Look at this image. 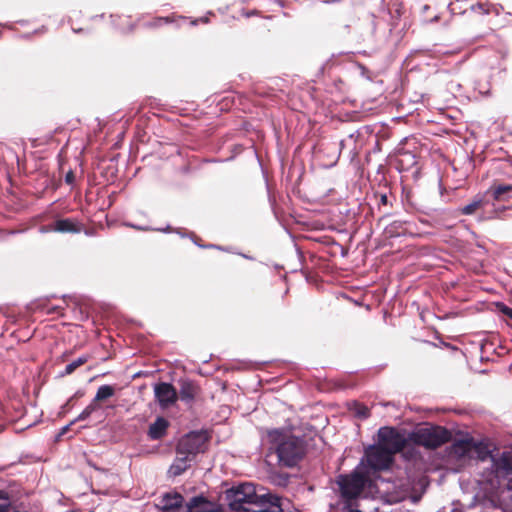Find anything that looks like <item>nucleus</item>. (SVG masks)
Listing matches in <instances>:
<instances>
[{"instance_id": "4468645a", "label": "nucleus", "mask_w": 512, "mask_h": 512, "mask_svg": "<svg viewBox=\"0 0 512 512\" xmlns=\"http://www.w3.org/2000/svg\"><path fill=\"white\" fill-rule=\"evenodd\" d=\"M192 460L193 458L189 455H179L177 453V457L170 467V473L174 476L182 474L189 467Z\"/></svg>"}, {"instance_id": "dca6fc26", "label": "nucleus", "mask_w": 512, "mask_h": 512, "mask_svg": "<svg viewBox=\"0 0 512 512\" xmlns=\"http://www.w3.org/2000/svg\"><path fill=\"white\" fill-rule=\"evenodd\" d=\"M484 204L482 197H476L474 198L471 203L467 204L466 206L462 207L460 209V212L465 215H472L475 213L479 208H481Z\"/></svg>"}, {"instance_id": "b1692460", "label": "nucleus", "mask_w": 512, "mask_h": 512, "mask_svg": "<svg viewBox=\"0 0 512 512\" xmlns=\"http://www.w3.org/2000/svg\"><path fill=\"white\" fill-rule=\"evenodd\" d=\"M355 414L360 418H366L369 415V410L367 407L356 404L355 405Z\"/></svg>"}, {"instance_id": "412c9836", "label": "nucleus", "mask_w": 512, "mask_h": 512, "mask_svg": "<svg viewBox=\"0 0 512 512\" xmlns=\"http://www.w3.org/2000/svg\"><path fill=\"white\" fill-rule=\"evenodd\" d=\"M96 410V406L94 404L88 405L77 417L76 420H85L87 419L94 411Z\"/></svg>"}, {"instance_id": "39448f33", "label": "nucleus", "mask_w": 512, "mask_h": 512, "mask_svg": "<svg viewBox=\"0 0 512 512\" xmlns=\"http://www.w3.org/2000/svg\"><path fill=\"white\" fill-rule=\"evenodd\" d=\"M361 469V467H358L353 474L339 477L338 484L343 497L352 499L357 497L362 491L370 474L367 471V475H364Z\"/></svg>"}, {"instance_id": "bb28decb", "label": "nucleus", "mask_w": 512, "mask_h": 512, "mask_svg": "<svg viewBox=\"0 0 512 512\" xmlns=\"http://www.w3.org/2000/svg\"><path fill=\"white\" fill-rule=\"evenodd\" d=\"M66 178H67V181H70L71 176H70V175H67V177H66Z\"/></svg>"}, {"instance_id": "ddd939ff", "label": "nucleus", "mask_w": 512, "mask_h": 512, "mask_svg": "<svg viewBox=\"0 0 512 512\" xmlns=\"http://www.w3.org/2000/svg\"><path fill=\"white\" fill-rule=\"evenodd\" d=\"M169 426L168 421L163 417H158L155 422H153L148 430V435L151 439L156 440L162 438L166 430Z\"/></svg>"}, {"instance_id": "f03ea898", "label": "nucleus", "mask_w": 512, "mask_h": 512, "mask_svg": "<svg viewBox=\"0 0 512 512\" xmlns=\"http://www.w3.org/2000/svg\"><path fill=\"white\" fill-rule=\"evenodd\" d=\"M263 491V488L257 490L253 484L244 483L227 490L226 499L234 511L245 508V505H259L263 507L267 502H272L273 497H276Z\"/></svg>"}, {"instance_id": "4be33fe9", "label": "nucleus", "mask_w": 512, "mask_h": 512, "mask_svg": "<svg viewBox=\"0 0 512 512\" xmlns=\"http://www.w3.org/2000/svg\"><path fill=\"white\" fill-rule=\"evenodd\" d=\"M455 453L466 454L471 450V444L469 442L457 444L454 447Z\"/></svg>"}, {"instance_id": "9d476101", "label": "nucleus", "mask_w": 512, "mask_h": 512, "mask_svg": "<svg viewBox=\"0 0 512 512\" xmlns=\"http://www.w3.org/2000/svg\"><path fill=\"white\" fill-rule=\"evenodd\" d=\"M494 472L497 478L512 474V453L504 452L499 458H492Z\"/></svg>"}, {"instance_id": "2eb2a0df", "label": "nucleus", "mask_w": 512, "mask_h": 512, "mask_svg": "<svg viewBox=\"0 0 512 512\" xmlns=\"http://www.w3.org/2000/svg\"><path fill=\"white\" fill-rule=\"evenodd\" d=\"M196 387L191 382H183L180 390V397L182 400L190 401L196 395Z\"/></svg>"}, {"instance_id": "393cba45", "label": "nucleus", "mask_w": 512, "mask_h": 512, "mask_svg": "<svg viewBox=\"0 0 512 512\" xmlns=\"http://www.w3.org/2000/svg\"><path fill=\"white\" fill-rule=\"evenodd\" d=\"M500 311L512 319V308L505 306L504 304L499 305Z\"/></svg>"}, {"instance_id": "9b49d317", "label": "nucleus", "mask_w": 512, "mask_h": 512, "mask_svg": "<svg viewBox=\"0 0 512 512\" xmlns=\"http://www.w3.org/2000/svg\"><path fill=\"white\" fill-rule=\"evenodd\" d=\"M188 512H220L219 506L202 496L194 497L186 504Z\"/></svg>"}, {"instance_id": "aec40b11", "label": "nucleus", "mask_w": 512, "mask_h": 512, "mask_svg": "<svg viewBox=\"0 0 512 512\" xmlns=\"http://www.w3.org/2000/svg\"><path fill=\"white\" fill-rule=\"evenodd\" d=\"M512 190V185H499L493 189V195L496 200H500L501 196Z\"/></svg>"}, {"instance_id": "cd10ccee", "label": "nucleus", "mask_w": 512, "mask_h": 512, "mask_svg": "<svg viewBox=\"0 0 512 512\" xmlns=\"http://www.w3.org/2000/svg\"><path fill=\"white\" fill-rule=\"evenodd\" d=\"M350 512H360V511H350Z\"/></svg>"}, {"instance_id": "1a4fd4ad", "label": "nucleus", "mask_w": 512, "mask_h": 512, "mask_svg": "<svg viewBox=\"0 0 512 512\" xmlns=\"http://www.w3.org/2000/svg\"><path fill=\"white\" fill-rule=\"evenodd\" d=\"M160 506L164 512H188L186 505L183 504V497L178 493L165 494Z\"/></svg>"}, {"instance_id": "5701e85b", "label": "nucleus", "mask_w": 512, "mask_h": 512, "mask_svg": "<svg viewBox=\"0 0 512 512\" xmlns=\"http://www.w3.org/2000/svg\"><path fill=\"white\" fill-rule=\"evenodd\" d=\"M407 493H408L407 489L402 491V492L391 493L390 496H389V501L390 502L401 501V500H403L406 497Z\"/></svg>"}, {"instance_id": "f3484780", "label": "nucleus", "mask_w": 512, "mask_h": 512, "mask_svg": "<svg viewBox=\"0 0 512 512\" xmlns=\"http://www.w3.org/2000/svg\"><path fill=\"white\" fill-rule=\"evenodd\" d=\"M279 501L280 500L278 497H273L272 502H268L271 505L270 509L251 510V509L245 507V508L235 511V512H282V508H281Z\"/></svg>"}, {"instance_id": "6ab92c4d", "label": "nucleus", "mask_w": 512, "mask_h": 512, "mask_svg": "<svg viewBox=\"0 0 512 512\" xmlns=\"http://www.w3.org/2000/svg\"><path fill=\"white\" fill-rule=\"evenodd\" d=\"M86 361H87V357L83 356V357H79L75 361L69 363L65 368L66 374L72 373L76 368L83 365Z\"/></svg>"}, {"instance_id": "a878e982", "label": "nucleus", "mask_w": 512, "mask_h": 512, "mask_svg": "<svg viewBox=\"0 0 512 512\" xmlns=\"http://www.w3.org/2000/svg\"><path fill=\"white\" fill-rule=\"evenodd\" d=\"M6 509H7V504L6 503L0 504V512H6Z\"/></svg>"}, {"instance_id": "a211bd4d", "label": "nucleus", "mask_w": 512, "mask_h": 512, "mask_svg": "<svg viewBox=\"0 0 512 512\" xmlns=\"http://www.w3.org/2000/svg\"><path fill=\"white\" fill-rule=\"evenodd\" d=\"M114 394V389L112 386L103 385L100 386L97 390L95 401L105 400Z\"/></svg>"}, {"instance_id": "423d86ee", "label": "nucleus", "mask_w": 512, "mask_h": 512, "mask_svg": "<svg viewBox=\"0 0 512 512\" xmlns=\"http://www.w3.org/2000/svg\"><path fill=\"white\" fill-rule=\"evenodd\" d=\"M207 436L204 433L192 432L184 436L178 443V454L189 455L193 459L199 452L205 450Z\"/></svg>"}, {"instance_id": "6e6552de", "label": "nucleus", "mask_w": 512, "mask_h": 512, "mask_svg": "<svg viewBox=\"0 0 512 512\" xmlns=\"http://www.w3.org/2000/svg\"><path fill=\"white\" fill-rule=\"evenodd\" d=\"M154 394L162 408H167L177 400V392L169 383H159L154 386Z\"/></svg>"}, {"instance_id": "f8f14e48", "label": "nucleus", "mask_w": 512, "mask_h": 512, "mask_svg": "<svg viewBox=\"0 0 512 512\" xmlns=\"http://www.w3.org/2000/svg\"><path fill=\"white\" fill-rule=\"evenodd\" d=\"M42 232L56 231L61 233H78L81 231L80 226L71 219L57 220L50 228H42Z\"/></svg>"}, {"instance_id": "f257e3e1", "label": "nucleus", "mask_w": 512, "mask_h": 512, "mask_svg": "<svg viewBox=\"0 0 512 512\" xmlns=\"http://www.w3.org/2000/svg\"><path fill=\"white\" fill-rule=\"evenodd\" d=\"M269 453H275L278 462L284 466L295 465L303 455V446L299 438L288 430L268 431Z\"/></svg>"}, {"instance_id": "20e7f679", "label": "nucleus", "mask_w": 512, "mask_h": 512, "mask_svg": "<svg viewBox=\"0 0 512 512\" xmlns=\"http://www.w3.org/2000/svg\"><path fill=\"white\" fill-rule=\"evenodd\" d=\"M449 439V432L441 427L421 428L410 434L411 444L436 448Z\"/></svg>"}, {"instance_id": "7ed1b4c3", "label": "nucleus", "mask_w": 512, "mask_h": 512, "mask_svg": "<svg viewBox=\"0 0 512 512\" xmlns=\"http://www.w3.org/2000/svg\"><path fill=\"white\" fill-rule=\"evenodd\" d=\"M382 448L395 455L411 445L410 435L391 427H382L378 431V443Z\"/></svg>"}, {"instance_id": "0eeeda50", "label": "nucleus", "mask_w": 512, "mask_h": 512, "mask_svg": "<svg viewBox=\"0 0 512 512\" xmlns=\"http://www.w3.org/2000/svg\"><path fill=\"white\" fill-rule=\"evenodd\" d=\"M365 459L369 468L377 471L388 469L393 462V455L377 444L366 450Z\"/></svg>"}]
</instances>
